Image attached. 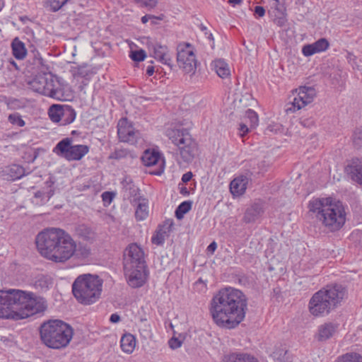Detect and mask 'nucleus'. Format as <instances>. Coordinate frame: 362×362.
Segmentation results:
<instances>
[{"label": "nucleus", "instance_id": "obj_44", "mask_svg": "<svg viewBox=\"0 0 362 362\" xmlns=\"http://www.w3.org/2000/svg\"><path fill=\"white\" fill-rule=\"evenodd\" d=\"M146 52L143 49L136 50L131 52L130 57L134 62L144 61L146 57Z\"/></svg>", "mask_w": 362, "mask_h": 362}, {"label": "nucleus", "instance_id": "obj_9", "mask_svg": "<svg viewBox=\"0 0 362 362\" xmlns=\"http://www.w3.org/2000/svg\"><path fill=\"white\" fill-rule=\"evenodd\" d=\"M28 85L35 92L54 98H58L59 83L51 74L37 75L28 82Z\"/></svg>", "mask_w": 362, "mask_h": 362}, {"label": "nucleus", "instance_id": "obj_25", "mask_svg": "<svg viewBox=\"0 0 362 362\" xmlns=\"http://www.w3.org/2000/svg\"><path fill=\"white\" fill-rule=\"evenodd\" d=\"M122 350L127 354H132L136 346V339L132 334H124L120 340Z\"/></svg>", "mask_w": 362, "mask_h": 362}, {"label": "nucleus", "instance_id": "obj_36", "mask_svg": "<svg viewBox=\"0 0 362 362\" xmlns=\"http://www.w3.org/2000/svg\"><path fill=\"white\" fill-rule=\"evenodd\" d=\"M148 215V206L147 203L143 200L139 202L135 211V217L137 221H143L146 218Z\"/></svg>", "mask_w": 362, "mask_h": 362}, {"label": "nucleus", "instance_id": "obj_58", "mask_svg": "<svg viewBox=\"0 0 362 362\" xmlns=\"http://www.w3.org/2000/svg\"><path fill=\"white\" fill-rule=\"evenodd\" d=\"M35 63H37V64H42V59L41 57H38V58H36L35 59Z\"/></svg>", "mask_w": 362, "mask_h": 362}, {"label": "nucleus", "instance_id": "obj_43", "mask_svg": "<svg viewBox=\"0 0 362 362\" xmlns=\"http://www.w3.org/2000/svg\"><path fill=\"white\" fill-rule=\"evenodd\" d=\"M127 156L132 157L130 151L117 146L115 149V159L126 158Z\"/></svg>", "mask_w": 362, "mask_h": 362}, {"label": "nucleus", "instance_id": "obj_51", "mask_svg": "<svg viewBox=\"0 0 362 362\" xmlns=\"http://www.w3.org/2000/svg\"><path fill=\"white\" fill-rule=\"evenodd\" d=\"M169 345L172 349H177L181 346V342L177 339H171L169 341Z\"/></svg>", "mask_w": 362, "mask_h": 362}, {"label": "nucleus", "instance_id": "obj_29", "mask_svg": "<svg viewBox=\"0 0 362 362\" xmlns=\"http://www.w3.org/2000/svg\"><path fill=\"white\" fill-rule=\"evenodd\" d=\"M53 284L52 278L49 275L40 274L36 276L34 286L41 291H47Z\"/></svg>", "mask_w": 362, "mask_h": 362}, {"label": "nucleus", "instance_id": "obj_55", "mask_svg": "<svg viewBox=\"0 0 362 362\" xmlns=\"http://www.w3.org/2000/svg\"><path fill=\"white\" fill-rule=\"evenodd\" d=\"M217 247L216 243L214 241L208 246L207 250L209 252H214Z\"/></svg>", "mask_w": 362, "mask_h": 362}, {"label": "nucleus", "instance_id": "obj_39", "mask_svg": "<svg viewBox=\"0 0 362 362\" xmlns=\"http://www.w3.org/2000/svg\"><path fill=\"white\" fill-rule=\"evenodd\" d=\"M68 0H46L47 6L49 10L56 12L67 3Z\"/></svg>", "mask_w": 362, "mask_h": 362}, {"label": "nucleus", "instance_id": "obj_56", "mask_svg": "<svg viewBox=\"0 0 362 362\" xmlns=\"http://www.w3.org/2000/svg\"><path fill=\"white\" fill-rule=\"evenodd\" d=\"M228 2L234 6L236 4H240L242 2V0H229Z\"/></svg>", "mask_w": 362, "mask_h": 362}, {"label": "nucleus", "instance_id": "obj_37", "mask_svg": "<svg viewBox=\"0 0 362 362\" xmlns=\"http://www.w3.org/2000/svg\"><path fill=\"white\" fill-rule=\"evenodd\" d=\"M76 232L78 236L84 240H90L93 238L94 233L91 228L86 225H79L76 228Z\"/></svg>", "mask_w": 362, "mask_h": 362}, {"label": "nucleus", "instance_id": "obj_49", "mask_svg": "<svg viewBox=\"0 0 362 362\" xmlns=\"http://www.w3.org/2000/svg\"><path fill=\"white\" fill-rule=\"evenodd\" d=\"M250 129V128L249 125L245 122V121H244L243 122H242L240 124L239 130L240 132H242V134H241L242 136H244L245 134H246L249 132Z\"/></svg>", "mask_w": 362, "mask_h": 362}, {"label": "nucleus", "instance_id": "obj_1", "mask_svg": "<svg viewBox=\"0 0 362 362\" xmlns=\"http://www.w3.org/2000/svg\"><path fill=\"white\" fill-rule=\"evenodd\" d=\"M247 299L239 289L226 287L212 298L209 311L214 322L219 327L233 329L245 318Z\"/></svg>", "mask_w": 362, "mask_h": 362}, {"label": "nucleus", "instance_id": "obj_22", "mask_svg": "<svg viewBox=\"0 0 362 362\" xmlns=\"http://www.w3.org/2000/svg\"><path fill=\"white\" fill-rule=\"evenodd\" d=\"M25 174L23 168L19 165L13 164L5 167L1 172L4 180H15L20 179Z\"/></svg>", "mask_w": 362, "mask_h": 362}, {"label": "nucleus", "instance_id": "obj_47", "mask_svg": "<svg viewBox=\"0 0 362 362\" xmlns=\"http://www.w3.org/2000/svg\"><path fill=\"white\" fill-rule=\"evenodd\" d=\"M54 194L53 190L50 189L46 192L38 191L35 193V197L36 198L41 197L42 196H45L47 199H50V197Z\"/></svg>", "mask_w": 362, "mask_h": 362}, {"label": "nucleus", "instance_id": "obj_6", "mask_svg": "<svg viewBox=\"0 0 362 362\" xmlns=\"http://www.w3.org/2000/svg\"><path fill=\"white\" fill-rule=\"evenodd\" d=\"M40 338L48 347L55 349L66 347L73 337V329L59 320H50L44 322L40 329Z\"/></svg>", "mask_w": 362, "mask_h": 362}, {"label": "nucleus", "instance_id": "obj_5", "mask_svg": "<svg viewBox=\"0 0 362 362\" xmlns=\"http://www.w3.org/2000/svg\"><path fill=\"white\" fill-rule=\"evenodd\" d=\"M346 289L341 284H330L315 293L309 300V312L315 317L328 315L345 298Z\"/></svg>", "mask_w": 362, "mask_h": 362}, {"label": "nucleus", "instance_id": "obj_7", "mask_svg": "<svg viewBox=\"0 0 362 362\" xmlns=\"http://www.w3.org/2000/svg\"><path fill=\"white\" fill-rule=\"evenodd\" d=\"M103 281L90 274L78 276L72 284V293L77 301L83 305L95 303L100 297Z\"/></svg>", "mask_w": 362, "mask_h": 362}, {"label": "nucleus", "instance_id": "obj_46", "mask_svg": "<svg viewBox=\"0 0 362 362\" xmlns=\"http://www.w3.org/2000/svg\"><path fill=\"white\" fill-rule=\"evenodd\" d=\"M300 124L304 127H310L314 125V120L312 117H303L300 120Z\"/></svg>", "mask_w": 362, "mask_h": 362}, {"label": "nucleus", "instance_id": "obj_28", "mask_svg": "<svg viewBox=\"0 0 362 362\" xmlns=\"http://www.w3.org/2000/svg\"><path fill=\"white\" fill-rule=\"evenodd\" d=\"M213 67L218 76L222 78L228 77L230 71L228 64L223 59H216L213 62Z\"/></svg>", "mask_w": 362, "mask_h": 362}, {"label": "nucleus", "instance_id": "obj_38", "mask_svg": "<svg viewBox=\"0 0 362 362\" xmlns=\"http://www.w3.org/2000/svg\"><path fill=\"white\" fill-rule=\"evenodd\" d=\"M191 207L192 203L190 202L185 201L182 202L175 210V216L178 219H181L191 209Z\"/></svg>", "mask_w": 362, "mask_h": 362}, {"label": "nucleus", "instance_id": "obj_35", "mask_svg": "<svg viewBox=\"0 0 362 362\" xmlns=\"http://www.w3.org/2000/svg\"><path fill=\"white\" fill-rule=\"evenodd\" d=\"M243 120L249 125L250 129H255L259 123L258 115L254 110L248 109L245 113Z\"/></svg>", "mask_w": 362, "mask_h": 362}, {"label": "nucleus", "instance_id": "obj_19", "mask_svg": "<svg viewBox=\"0 0 362 362\" xmlns=\"http://www.w3.org/2000/svg\"><path fill=\"white\" fill-rule=\"evenodd\" d=\"M264 211L263 204L255 202L246 209L243 220L246 223H254L262 216Z\"/></svg>", "mask_w": 362, "mask_h": 362}, {"label": "nucleus", "instance_id": "obj_62", "mask_svg": "<svg viewBox=\"0 0 362 362\" xmlns=\"http://www.w3.org/2000/svg\"><path fill=\"white\" fill-rule=\"evenodd\" d=\"M201 29H202V30H206V28L204 25H201Z\"/></svg>", "mask_w": 362, "mask_h": 362}, {"label": "nucleus", "instance_id": "obj_33", "mask_svg": "<svg viewBox=\"0 0 362 362\" xmlns=\"http://www.w3.org/2000/svg\"><path fill=\"white\" fill-rule=\"evenodd\" d=\"M64 107V105H52L50 106L48 114L50 119L53 122H60Z\"/></svg>", "mask_w": 362, "mask_h": 362}, {"label": "nucleus", "instance_id": "obj_60", "mask_svg": "<svg viewBox=\"0 0 362 362\" xmlns=\"http://www.w3.org/2000/svg\"><path fill=\"white\" fill-rule=\"evenodd\" d=\"M4 6V0H0V11L2 10Z\"/></svg>", "mask_w": 362, "mask_h": 362}, {"label": "nucleus", "instance_id": "obj_12", "mask_svg": "<svg viewBox=\"0 0 362 362\" xmlns=\"http://www.w3.org/2000/svg\"><path fill=\"white\" fill-rule=\"evenodd\" d=\"M124 269L147 266L144 249L137 243H130L123 252Z\"/></svg>", "mask_w": 362, "mask_h": 362}, {"label": "nucleus", "instance_id": "obj_41", "mask_svg": "<svg viewBox=\"0 0 362 362\" xmlns=\"http://www.w3.org/2000/svg\"><path fill=\"white\" fill-rule=\"evenodd\" d=\"M342 362H362V356L357 353H347L342 356Z\"/></svg>", "mask_w": 362, "mask_h": 362}, {"label": "nucleus", "instance_id": "obj_42", "mask_svg": "<svg viewBox=\"0 0 362 362\" xmlns=\"http://www.w3.org/2000/svg\"><path fill=\"white\" fill-rule=\"evenodd\" d=\"M136 3L139 4L141 7L146 8L148 10L154 8L157 4L158 0H133Z\"/></svg>", "mask_w": 362, "mask_h": 362}, {"label": "nucleus", "instance_id": "obj_50", "mask_svg": "<svg viewBox=\"0 0 362 362\" xmlns=\"http://www.w3.org/2000/svg\"><path fill=\"white\" fill-rule=\"evenodd\" d=\"M255 14L258 17H263L265 14V9L260 6H256L254 9Z\"/></svg>", "mask_w": 362, "mask_h": 362}, {"label": "nucleus", "instance_id": "obj_21", "mask_svg": "<svg viewBox=\"0 0 362 362\" xmlns=\"http://www.w3.org/2000/svg\"><path fill=\"white\" fill-rule=\"evenodd\" d=\"M337 325L332 322H326L318 327L315 339L319 341H324L330 339L336 332Z\"/></svg>", "mask_w": 362, "mask_h": 362}, {"label": "nucleus", "instance_id": "obj_26", "mask_svg": "<svg viewBox=\"0 0 362 362\" xmlns=\"http://www.w3.org/2000/svg\"><path fill=\"white\" fill-rule=\"evenodd\" d=\"M12 52L14 57L17 59H23L27 54V49L25 44L21 42L18 37H16L12 43Z\"/></svg>", "mask_w": 362, "mask_h": 362}, {"label": "nucleus", "instance_id": "obj_17", "mask_svg": "<svg viewBox=\"0 0 362 362\" xmlns=\"http://www.w3.org/2000/svg\"><path fill=\"white\" fill-rule=\"evenodd\" d=\"M348 176L358 184H362V160L353 158L345 168Z\"/></svg>", "mask_w": 362, "mask_h": 362}, {"label": "nucleus", "instance_id": "obj_11", "mask_svg": "<svg viewBox=\"0 0 362 362\" xmlns=\"http://www.w3.org/2000/svg\"><path fill=\"white\" fill-rule=\"evenodd\" d=\"M177 62L185 74L193 75L197 69V61L194 47L190 43H180L177 47Z\"/></svg>", "mask_w": 362, "mask_h": 362}, {"label": "nucleus", "instance_id": "obj_13", "mask_svg": "<svg viewBox=\"0 0 362 362\" xmlns=\"http://www.w3.org/2000/svg\"><path fill=\"white\" fill-rule=\"evenodd\" d=\"M296 95L292 101L287 104L286 112L287 114L295 112L302 107L312 103L315 97V88L312 87H300L296 90Z\"/></svg>", "mask_w": 362, "mask_h": 362}, {"label": "nucleus", "instance_id": "obj_61", "mask_svg": "<svg viewBox=\"0 0 362 362\" xmlns=\"http://www.w3.org/2000/svg\"><path fill=\"white\" fill-rule=\"evenodd\" d=\"M110 321L111 322H113V320H114V318H113V314H112L110 316V318H109Z\"/></svg>", "mask_w": 362, "mask_h": 362}, {"label": "nucleus", "instance_id": "obj_20", "mask_svg": "<svg viewBox=\"0 0 362 362\" xmlns=\"http://www.w3.org/2000/svg\"><path fill=\"white\" fill-rule=\"evenodd\" d=\"M153 57L158 59L161 64L166 65L169 70H172L173 61L168 54V47L156 43L153 46Z\"/></svg>", "mask_w": 362, "mask_h": 362}, {"label": "nucleus", "instance_id": "obj_16", "mask_svg": "<svg viewBox=\"0 0 362 362\" xmlns=\"http://www.w3.org/2000/svg\"><path fill=\"white\" fill-rule=\"evenodd\" d=\"M141 160L146 166L159 165V169L153 172L154 175H160L163 172L164 161L161 160L160 154L155 151L146 150L144 151Z\"/></svg>", "mask_w": 362, "mask_h": 362}, {"label": "nucleus", "instance_id": "obj_30", "mask_svg": "<svg viewBox=\"0 0 362 362\" xmlns=\"http://www.w3.org/2000/svg\"><path fill=\"white\" fill-rule=\"evenodd\" d=\"M75 118L76 112L69 105H64L62 114V120L60 121L61 125L69 124L74 121Z\"/></svg>", "mask_w": 362, "mask_h": 362}, {"label": "nucleus", "instance_id": "obj_63", "mask_svg": "<svg viewBox=\"0 0 362 362\" xmlns=\"http://www.w3.org/2000/svg\"><path fill=\"white\" fill-rule=\"evenodd\" d=\"M209 38H211V39H213V37H212V34H211V33L209 34Z\"/></svg>", "mask_w": 362, "mask_h": 362}, {"label": "nucleus", "instance_id": "obj_18", "mask_svg": "<svg viewBox=\"0 0 362 362\" xmlns=\"http://www.w3.org/2000/svg\"><path fill=\"white\" fill-rule=\"evenodd\" d=\"M329 47L328 40L325 38H320L316 42L305 45L303 47L302 52L304 56L310 57L314 54L327 50Z\"/></svg>", "mask_w": 362, "mask_h": 362}, {"label": "nucleus", "instance_id": "obj_24", "mask_svg": "<svg viewBox=\"0 0 362 362\" xmlns=\"http://www.w3.org/2000/svg\"><path fill=\"white\" fill-rule=\"evenodd\" d=\"M122 185L124 199H130L134 197L135 199L139 192V188L133 184L132 180L130 178L124 179Z\"/></svg>", "mask_w": 362, "mask_h": 362}, {"label": "nucleus", "instance_id": "obj_4", "mask_svg": "<svg viewBox=\"0 0 362 362\" xmlns=\"http://www.w3.org/2000/svg\"><path fill=\"white\" fill-rule=\"evenodd\" d=\"M310 211L330 231H337L346 222V211L343 204L331 197L315 199L309 203Z\"/></svg>", "mask_w": 362, "mask_h": 362}, {"label": "nucleus", "instance_id": "obj_52", "mask_svg": "<svg viewBox=\"0 0 362 362\" xmlns=\"http://www.w3.org/2000/svg\"><path fill=\"white\" fill-rule=\"evenodd\" d=\"M192 177V173L191 172H187L185 173L182 177V181L185 183L188 182Z\"/></svg>", "mask_w": 362, "mask_h": 362}, {"label": "nucleus", "instance_id": "obj_14", "mask_svg": "<svg viewBox=\"0 0 362 362\" xmlns=\"http://www.w3.org/2000/svg\"><path fill=\"white\" fill-rule=\"evenodd\" d=\"M117 135L121 142L132 145L139 143L141 139L140 132L134 130L126 118L121 119L117 124Z\"/></svg>", "mask_w": 362, "mask_h": 362}, {"label": "nucleus", "instance_id": "obj_15", "mask_svg": "<svg viewBox=\"0 0 362 362\" xmlns=\"http://www.w3.org/2000/svg\"><path fill=\"white\" fill-rule=\"evenodd\" d=\"M127 284L134 288H140L146 282L148 271L147 266L134 267L129 269H124Z\"/></svg>", "mask_w": 362, "mask_h": 362}, {"label": "nucleus", "instance_id": "obj_48", "mask_svg": "<svg viewBox=\"0 0 362 362\" xmlns=\"http://www.w3.org/2000/svg\"><path fill=\"white\" fill-rule=\"evenodd\" d=\"M153 19L162 20L163 16H156L151 15V14H146L141 18V22L145 24L149 20H153Z\"/></svg>", "mask_w": 362, "mask_h": 362}, {"label": "nucleus", "instance_id": "obj_53", "mask_svg": "<svg viewBox=\"0 0 362 362\" xmlns=\"http://www.w3.org/2000/svg\"><path fill=\"white\" fill-rule=\"evenodd\" d=\"M78 251H82L81 252V255L83 257H88L89 255H90V250L86 247H83V248H79L78 249Z\"/></svg>", "mask_w": 362, "mask_h": 362}, {"label": "nucleus", "instance_id": "obj_3", "mask_svg": "<svg viewBox=\"0 0 362 362\" xmlns=\"http://www.w3.org/2000/svg\"><path fill=\"white\" fill-rule=\"evenodd\" d=\"M36 296L20 289L0 290V318H13L18 311L26 310L32 314L41 310Z\"/></svg>", "mask_w": 362, "mask_h": 362}, {"label": "nucleus", "instance_id": "obj_23", "mask_svg": "<svg viewBox=\"0 0 362 362\" xmlns=\"http://www.w3.org/2000/svg\"><path fill=\"white\" fill-rule=\"evenodd\" d=\"M248 179L246 176H240L233 179L230 184V191L233 196H240L246 190Z\"/></svg>", "mask_w": 362, "mask_h": 362}, {"label": "nucleus", "instance_id": "obj_32", "mask_svg": "<svg viewBox=\"0 0 362 362\" xmlns=\"http://www.w3.org/2000/svg\"><path fill=\"white\" fill-rule=\"evenodd\" d=\"M172 224H170L168 228L163 226V228L158 230L155 235L151 238V242L153 244L160 245H163L165 238L168 236V233L170 232V228Z\"/></svg>", "mask_w": 362, "mask_h": 362}, {"label": "nucleus", "instance_id": "obj_34", "mask_svg": "<svg viewBox=\"0 0 362 362\" xmlns=\"http://www.w3.org/2000/svg\"><path fill=\"white\" fill-rule=\"evenodd\" d=\"M273 13H274V18H273L274 23L279 27L284 26L287 22L285 9H284L283 8L276 7L274 9V11H273Z\"/></svg>", "mask_w": 362, "mask_h": 362}, {"label": "nucleus", "instance_id": "obj_2", "mask_svg": "<svg viewBox=\"0 0 362 362\" xmlns=\"http://www.w3.org/2000/svg\"><path fill=\"white\" fill-rule=\"evenodd\" d=\"M38 251L49 260L64 262L76 252V243L65 230L51 228L40 233L36 237Z\"/></svg>", "mask_w": 362, "mask_h": 362}, {"label": "nucleus", "instance_id": "obj_45", "mask_svg": "<svg viewBox=\"0 0 362 362\" xmlns=\"http://www.w3.org/2000/svg\"><path fill=\"white\" fill-rule=\"evenodd\" d=\"M102 199L105 205H110L113 200L112 192H105L102 194Z\"/></svg>", "mask_w": 362, "mask_h": 362}, {"label": "nucleus", "instance_id": "obj_54", "mask_svg": "<svg viewBox=\"0 0 362 362\" xmlns=\"http://www.w3.org/2000/svg\"><path fill=\"white\" fill-rule=\"evenodd\" d=\"M155 72V66H148L146 69V74L149 76H152Z\"/></svg>", "mask_w": 362, "mask_h": 362}, {"label": "nucleus", "instance_id": "obj_27", "mask_svg": "<svg viewBox=\"0 0 362 362\" xmlns=\"http://www.w3.org/2000/svg\"><path fill=\"white\" fill-rule=\"evenodd\" d=\"M224 362H259L255 357L242 353H233L224 357Z\"/></svg>", "mask_w": 362, "mask_h": 362}, {"label": "nucleus", "instance_id": "obj_8", "mask_svg": "<svg viewBox=\"0 0 362 362\" xmlns=\"http://www.w3.org/2000/svg\"><path fill=\"white\" fill-rule=\"evenodd\" d=\"M168 136L179 151L180 155L185 163L191 162L197 153V144L185 129H172Z\"/></svg>", "mask_w": 362, "mask_h": 362}, {"label": "nucleus", "instance_id": "obj_10", "mask_svg": "<svg viewBox=\"0 0 362 362\" xmlns=\"http://www.w3.org/2000/svg\"><path fill=\"white\" fill-rule=\"evenodd\" d=\"M71 138L61 140L54 148L53 152L67 160H79L89 151L86 145H73Z\"/></svg>", "mask_w": 362, "mask_h": 362}, {"label": "nucleus", "instance_id": "obj_59", "mask_svg": "<svg viewBox=\"0 0 362 362\" xmlns=\"http://www.w3.org/2000/svg\"><path fill=\"white\" fill-rule=\"evenodd\" d=\"M180 192H181L182 194H187V188H186V187H183V188H182V189L180 190Z\"/></svg>", "mask_w": 362, "mask_h": 362}, {"label": "nucleus", "instance_id": "obj_57", "mask_svg": "<svg viewBox=\"0 0 362 362\" xmlns=\"http://www.w3.org/2000/svg\"><path fill=\"white\" fill-rule=\"evenodd\" d=\"M120 320V317L115 313V323L118 322Z\"/></svg>", "mask_w": 362, "mask_h": 362}, {"label": "nucleus", "instance_id": "obj_31", "mask_svg": "<svg viewBox=\"0 0 362 362\" xmlns=\"http://www.w3.org/2000/svg\"><path fill=\"white\" fill-rule=\"evenodd\" d=\"M91 74V67L88 64L72 67V74L74 78H86Z\"/></svg>", "mask_w": 362, "mask_h": 362}, {"label": "nucleus", "instance_id": "obj_40", "mask_svg": "<svg viewBox=\"0 0 362 362\" xmlns=\"http://www.w3.org/2000/svg\"><path fill=\"white\" fill-rule=\"evenodd\" d=\"M8 120L13 125H16L20 127H22L25 124V121L22 119L21 116L17 112L10 114L8 117Z\"/></svg>", "mask_w": 362, "mask_h": 362}]
</instances>
